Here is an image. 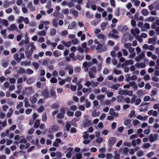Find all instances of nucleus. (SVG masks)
Returning <instances> with one entry per match:
<instances>
[{"instance_id": "obj_42", "label": "nucleus", "mask_w": 159, "mask_h": 159, "mask_svg": "<svg viewBox=\"0 0 159 159\" xmlns=\"http://www.w3.org/2000/svg\"><path fill=\"white\" fill-rule=\"evenodd\" d=\"M77 58L79 61L82 60L84 58V56L82 55H77Z\"/></svg>"}, {"instance_id": "obj_13", "label": "nucleus", "mask_w": 159, "mask_h": 159, "mask_svg": "<svg viewBox=\"0 0 159 159\" xmlns=\"http://www.w3.org/2000/svg\"><path fill=\"white\" fill-rule=\"evenodd\" d=\"M70 12L75 17H77L78 16V12L74 9H72L70 11Z\"/></svg>"}, {"instance_id": "obj_63", "label": "nucleus", "mask_w": 159, "mask_h": 159, "mask_svg": "<svg viewBox=\"0 0 159 159\" xmlns=\"http://www.w3.org/2000/svg\"><path fill=\"white\" fill-rule=\"evenodd\" d=\"M44 110V108L43 106H41L38 109V111L39 112L41 113Z\"/></svg>"}, {"instance_id": "obj_52", "label": "nucleus", "mask_w": 159, "mask_h": 159, "mask_svg": "<svg viewBox=\"0 0 159 159\" xmlns=\"http://www.w3.org/2000/svg\"><path fill=\"white\" fill-rule=\"evenodd\" d=\"M33 65L36 69H38L39 66V63L36 62H34L33 63Z\"/></svg>"}, {"instance_id": "obj_59", "label": "nucleus", "mask_w": 159, "mask_h": 159, "mask_svg": "<svg viewBox=\"0 0 159 159\" xmlns=\"http://www.w3.org/2000/svg\"><path fill=\"white\" fill-rule=\"evenodd\" d=\"M105 97L104 95H100L98 96L97 97V99L100 101H101L102 99H103Z\"/></svg>"}, {"instance_id": "obj_20", "label": "nucleus", "mask_w": 159, "mask_h": 159, "mask_svg": "<svg viewBox=\"0 0 159 159\" xmlns=\"http://www.w3.org/2000/svg\"><path fill=\"white\" fill-rule=\"evenodd\" d=\"M20 143H26L27 142V140L25 139V137L24 136H20Z\"/></svg>"}, {"instance_id": "obj_14", "label": "nucleus", "mask_w": 159, "mask_h": 159, "mask_svg": "<svg viewBox=\"0 0 159 159\" xmlns=\"http://www.w3.org/2000/svg\"><path fill=\"white\" fill-rule=\"evenodd\" d=\"M0 20H1L2 21H0V23L2 25H4L7 26L9 25V23L8 21L5 19H2L0 18Z\"/></svg>"}, {"instance_id": "obj_37", "label": "nucleus", "mask_w": 159, "mask_h": 159, "mask_svg": "<svg viewBox=\"0 0 159 159\" xmlns=\"http://www.w3.org/2000/svg\"><path fill=\"white\" fill-rule=\"evenodd\" d=\"M38 34L39 35V36H45L46 35V33L44 31L42 30L40 31H39L38 33Z\"/></svg>"}, {"instance_id": "obj_48", "label": "nucleus", "mask_w": 159, "mask_h": 159, "mask_svg": "<svg viewBox=\"0 0 159 159\" xmlns=\"http://www.w3.org/2000/svg\"><path fill=\"white\" fill-rule=\"evenodd\" d=\"M74 2H69L67 3V5L70 7H73L75 6Z\"/></svg>"}, {"instance_id": "obj_23", "label": "nucleus", "mask_w": 159, "mask_h": 159, "mask_svg": "<svg viewBox=\"0 0 159 159\" xmlns=\"http://www.w3.org/2000/svg\"><path fill=\"white\" fill-rule=\"evenodd\" d=\"M13 57L17 62H19L20 61V59L18 57V54L17 53H15Z\"/></svg>"}, {"instance_id": "obj_17", "label": "nucleus", "mask_w": 159, "mask_h": 159, "mask_svg": "<svg viewBox=\"0 0 159 159\" xmlns=\"http://www.w3.org/2000/svg\"><path fill=\"white\" fill-rule=\"evenodd\" d=\"M142 15L144 16H147L148 15L149 12L147 9H143L141 11Z\"/></svg>"}, {"instance_id": "obj_41", "label": "nucleus", "mask_w": 159, "mask_h": 159, "mask_svg": "<svg viewBox=\"0 0 159 159\" xmlns=\"http://www.w3.org/2000/svg\"><path fill=\"white\" fill-rule=\"evenodd\" d=\"M26 72L27 74L30 75L34 73V71L31 69L28 68L26 69Z\"/></svg>"}, {"instance_id": "obj_16", "label": "nucleus", "mask_w": 159, "mask_h": 159, "mask_svg": "<svg viewBox=\"0 0 159 159\" xmlns=\"http://www.w3.org/2000/svg\"><path fill=\"white\" fill-rule=\"evenodd\" d=\"M62 43L65 45L66 47H69L71 45V42L70 41H67L66 42L64 41H62Z\"/></svg>"}, {"instance_id": "obj_33", "label": "nucleus", "mask_w": 159, "mask_h": 159, "mask_svg": "<svg viewBox=\"0 0 159 159\" xmlns=\"http://www.w3.org/2000/svg\"><path fill=\"white\" fill-rule=\"evenodd\" d=\"M99 21L100 20H94L91 22V23L93 25L96 26L98 24Z\"/></svg>"}, {"instance_id": "obj_2", "label": "nucleus", "mask_w": 159, "mask_h": 159, "mask_svg": "<svg viewBox=\"0 0 159 159\" xmlns=\"http://www.w3.org/2000/svg\"><path fill=\"white\" fill-rule=\"evenodd\" d=\"M59 127L57 125H55L51 126L48 130V133L51 134L53 132H56L58 130Z\"/></svg>"}, {"instance_id": "obj_45", "label": "nucleus", "mask_w": 159, "mask_h": 159, "mask_svg": "<svg viewBox=\"0 0 159 159\" xmlns=\"http://www.w3.org/2000/svg\"><path fill=\"white\" fill-rule=\"evenodd\" d=\"M81 113L80 111H76L75 113V116L77 117H79L81 116Z\"/></svg>"}, {"instance_id": "obj_50", "label": "nucleus", "mask_w": 159, "mask_h": 159, "mask_svg": "<svg viewBox=\"0 0 159 159\" xmlns=\"http://www.w3.org/2000/svg\"><path fill=\"white\" fill-rule=\"evenodd\" d=\"M56 155L57 157L58 158H60L62 156V155L61 152L59 151L57 152H56Z\"/></svg>"}, {"instance_id": "obj_60", "label": "nucleus", "mask_w": 159, "mask_h": 159, "mask_svg": "<svg viewBox=\"0 0 159 159\" xmlns=\"http://www.w3.org/2000/svg\"><path fill=\"white\" fill-rule=\"evenodd\" d=\"M131 46V44L130 43H126L124 44V47L127 48H129Z\"/></svg>"}, {"instance_id": "obj_5", "label": "nucleus", "mask_w": 159, "mask_h": 159, "mask_svg": "<svg viewBox=\"0 0 159 159\" xmlns=\"http://www.w3.org/2000/svg\"><path fill=\"white\" fill-rule=\"evenodd\" d=\"M53 15L55 17L61 19H62L64 17L63 15L61 12L57 11H55L53 13Z\"/></svg>"}, {"instance_id": "obj_58", "label": "nucleus", "mask_w": 159, "mask_h": 159, "mask_svg": "<svg viewBox=\"0 0 159 159\" xmlns=\"http://www.w3.org/2000/svg\"><path fill=\"white\" fill-rule=\"evenodd\" d=\"M135 113V111L134 110H132L129 115V117L131 118L134 115Z\"/></svg>"}, {"instance_id": "obj_38", "label": "nucleus", "mask_w": 159, "mask_h": 159, "mask_svg": "<svg viewBox=\"0 0 159 159\" xmlns=\"http://www.w3.org/2000/svg\"><path fill=\"white\" fill-rule=\"evenodd\" d=\"M25 72V69L24 68H20L19 70L18 71L17 74H23V73Z\"/></svg>"}, {"instance_id": "obj_27", "label": "nucleus", "mask_w": 159, "mask_h": 159, "mask_svg": "<svg viewBox=\"0 0 159 159\" xmlns=\"http://www.w3.org/2000/svg\"><path fill=\"white\" fill-rule=\"evenodd\" d=\"M64 117V114L62 113H59L57 115V117L58 119H62Z\"/></svg>"}, {"instance_id": "obj_7", "label": "nucleus", "mask_w": 159, "mask_h": 159, "mask_svg": "<svg viewBox=\"0 0 159 159\" xmlns=\"http://www.w3.org/2000/svg\"><path fill=\"white\" fill-rule=\"evenodd\" d=\"M145 57V55L144 53H141L139 56L136 57L135 58L136 61L137 62H139L140 60L142 59Z\"/></svg>"}, {"instance_id": "obj_28", "label": "nucleus", "mask_w": 159, "mask_h": 159, "mask_svg": "<svg viewBox=\"0 0 159 159\" xmlns=\"http://www.w3.org/2000/svg\"><path fill=\"white\" fill-rule=\"evenodd\" d=\"M97 36L98 39H101L102 40H104L106 39L105 36L101 34H98Z\"/></svg>"}, {"instance_id": "obj_56", "label": "nucleus", "mask_w": 159, "mask_h": 159, "mask_svg": "<svg viewBox=\"0 0 159 159\" xmlns=\"http://www.w3.org/2000/svg\"><path fill=\"white\" fill-rule=\"evenodd\" d=\"M125 94L127 95L131 96L132 95L133 92L131 90L127 91L126 92Z\"/></svg>"}, {"instance_id": "obj_26", "label": "nucleus", "mask_w": 159, "mask_h": 159, "mask_svg": "<svg viewBox=\"0 0 159 159\" xmlns=\"http://www.w3.org/2000/svg\"><path fill=\"white\" fill-rule=\"evenodd\" d=\"M31 62L30 61H29L28 62L25 61H21L20 63V64L21 65H25V66H30V65Z\"/></svg>"}, {"instance_id": "obj_53", "label": "nucleus", "mask_w": 159, "mask_h": 159, "mask_svg": "<svg viewBox=\"0 0 159 159\" xmlns=\"http://www.w3.org/2000/svg\"><path fill=\"white\" fill-rule=\"evenodd\" d=\"M102 45L100 43L97 44V47L96 48V49L99 50L101 49L102 48Z\"/></svg>"}, {"instance_id": "obj_62", "label": "nucleus", "mask_w": 159, "mask_h": 159, "mask_svg": "<svg viewBox=\"0 0 159 159\" xmlns=\"http://www.w3.org/2000/svg\"><path fill=\"white\" fill-rule=\"evenodd\" d=\"M150 97L148 96H146L143 98V100L144 101H149L150 100Z\"/></svg>"}, {"instance_id": "obj_61", "label": "nucleus", "mask_w": 159, "mask_h": 159, "mask_svg": "<svg viewBox=\"0 0 159 159\" xmlns=\"http://www.w3.org/2000/svg\"><path fill=\"white\" fill-rule=\"evenodd\" d=\"M65 71L64 70H61L59 71V75L61 76H64L65 75Z\"/></svg>"}, {"instance_id": "obj_34", "label": "nucleus", "mask_w": 159, "mask_h": 159, "mask_svg": "<svg viewBox=\"0 0 159 159\" xmlns=\"http://www.w3.org/2000/svg\"><path fill=\"white\" fill-rule=\"evenodd\" d=\"M40 121L39 120H37L35 121L34 127L36 128H38L39 125Z\"/></svg>"}, {"instance_id": "obj_47", "label": "nucleus", "mask_w": 159, "mask_h": 159, "mask_svg": "<svg viewBox=\"0 0 159 159\" xmlns=\"http://www.w3.org/2000/svg\"><path fill=\"white\" fill-rule=\"evenodd\" d=\"M80 70L81 68L80 67H77L75 68L74 71L76 73H78L80 71Z\"/></svg>"}, {"instance_id": "obj_55", "label": "nucleus", "mask_w": 159, "mask_h": 159, "mask_svg": "<svg viewBox=\"0 0 159 159\" xmlns=\"http://www.w3.org/2000/svg\"><path fill=\"white\" fill-rule=\"evenodd\" d=\"M32 110L31 109L28 108L25 111V113L26 114L28 115L30 114L31 113V112L32 111Z\"/></svg>"}, {"instance_id": "obj_57", "label": "nucleus", "mask_w": 159, "mask_h": 159, "mask_svg": "<svg viewBox=\"0 0 159 159\" xmlns=\"http://www.w3.org/2000/svg\"><path fill=\"white\" fill-rule=\"evenodd\" d=\"M144 79L145 80H149L150 79V77L148 75H145L143 77Z\"/></svg>"}, {"instance_id": "obj_39", "label": "nucleus", "mask_w": 159, "mask_h": 159, "mask_svg": "<svg viewBox=\"0 0 159 159\" xmlns=\"http://www.w3.org/2000/svg\"><path fill=\"white\" fill-rule=\"evenodd\" d=\"M89 71H91L93 73H95L97 71L96 68V67L94 66H92L91 68L90 69V70Z\"/></svg>"}, {"instance_id": "obj_10", "label": "nucleus", "mask_w": 159, "mask_h": 159, "mask_svg": "<svg viewBox=\"0 0 159 159\" xmlns=\"http://www.w3.org/2000/svg\"><path fill=\"white\" fill-rule=\"evenodd\" d=\"M109 113L110 115L116 117L119 116L118 113H116L114 111V110L113 108H111L110 109Z\"/></svg>"}, {"instance_id": "obj_36", "label": "nucleus", "mask_w": 159, "mask_h": 159, "mask_svg": "<svg viewBox=\"0 0 159 159\" xmlns=\"http://www.w3.org/2000/svg\"><path fill=\"white\" fill-rule=\"evenodd\" d=\"M50 93L51 96L54 97V98H56V93L55 91L53 90V89H51L50 90Z\"/></svg>"}, {"instance_id": "obj_44", "label": "nucleus", "mask_w": 159, "mask_h": 159, "mask_svg": "<svg viewBox=\"0 0 159 159\" xmlns=\"http://www.w3.org/2000/svg\"><path fill=\"white\" fill-rule=\"evenodd\" d=\"M59 107V105L56 103L53 104L51 106V108L52 109H58Z\"/></svg>"}, {"instance_id": "obj_8", "label": "nucleus", "mask_w": 159, "mask_h": 159, "mask_svg": "<svg viewBox=\"0 0 159 159\" xmlns=\"http://www.w3.org/2000/svg\"><path fill=\"white\" fill-rule=\"evenodd\" d=\"M91 123V121L88 119H85L84 120L83 123L84 126L85 127L89 126Z\"/></svg>"}, {"instance_id": "obj_3", "label": "nucleus", "mask_w": 159, "mask_h": 159, "mask_svg": "<svg viewBox=\"0 0 159 159\" xmlns=\"http://www.w3.org/2000/svg\"><path fill=\"white\" fill-rule=\"evenodd\" d=\"M41 94L44 96L43 99H45L49 97V92L48 89H44L42 92Z\"/></svg>"}, {"instance_id": "obj_30", "label": "nucleus", "mask_w": 159, "mask_h": 159, "mask_svg": "<svg viewBox=\"0 0 159 159\" xmlns=\"http://www.w3.org/2000/svg\"><path fill=\"white\" fill-rule=\"evenodd\" d=\"M85 15L86 17L88 19L91 18L93 17V15H91L90 14V12L89 11H88L86 12Z\"/></svg>"}, {"instance_id": "obj_43", "label": "nucleus", "mask_w": 159, "mask_h": 159, "mask_svg": "<svg viewBox=\"0 0 159 159\" xmlns=\"http://www.w3.org/2000/svg\"><path fill=\"white\" fill-rule=\"evenodd\" d=\"M128 28L126 25H125L122 27V29L121 30V32L123 33L127 31Z\"/></svg>"}, {"instance_id": "obj_25", "label": "nucleus", "mask_w": 159, "mask_h": 159, "mask_svg": "<svg viewBox=\"0 0 159 159\" xmlns=\"http://www.w3.org/2000/svg\"><path fill=\"white\" fill-rule=\"evenodd\" d=\"M120 84H116L113 85L111 88L112 89H114L115 90H116L118 89V87L120 86Z\"/></svg>"}, {"instance_id": "obj_11", "label": "nucleus", "mask_w": 159, "mask_h": 159, "mask_svg": "<svg viewBox=\"0 0 159 159\" xmlns=\"http://www.w3.org/2000/svg\"><path fill=\"white\" fill-rule=\"evenodd\" d=\"M135 66L136 67L139 68L141 67L142 68H143L146 66L145 64L144 63L141 62L140 63H137L135 65Z\"/></svg>"}, {"instance_id": "obj_21", "label": "nucleus", "mask_w": 159, "mask_h": 159, "mask_svg": "<svg viewBox=\"0 0 159 159\" xmlns=\"http://www.w3.org/2000/svg\"><path fill=\"white\" fill-rule=\"evenodd\" d=\"M93 3L92 2V0H88L87 3L86 4V7L87 8H89L93 5Z\"/></svg>"}, {"instance_id": "obj_6", "label": "nucleus", "mask_w": 159, "mask_h": 159, "mask_svg": "<svg viewBox=\"0 0 159 159\" xmlns=\"http://www.w3.org/2000/svg\"><path fill=\"white\" fill-rule=\"evenodd\" d=\"M116 139L114 137H111L108 140V143L110 147H112L116 142Z\"/></svg>"}, {"instance_id": "obj_19", "label": "nucleus", "mask_w": 159, "mask_h": 159, "mask_svg": "<svg viewBox=\"0 0 159 159\" xmlns=\"http://www.w3.org/2000/svg\"><path fill=\"white\" fill-rule=\"evenodd\" d=\"M99 114L100 112H99L98 114H97L96 109H93L92 113V116L93 117L98 116H99Z\"/></svg>"}, {"instance_id": "obj_1", "label": "nucleus", "mask_w": 159, "mask_h": 159, "mask_svg": "<svg viewBox=\"0 0 159 159\" xmlns=\"http://www.w3.org/2000/svg\"><path fill=\"white\" fill-rule=\"evenodd\" d=\"M118 34V32L115 29H114L112 30L109 33L108 36L114 39H118L119 38V36L118 35L115 34Z\"/></svg>"}, {"instance_id": "obj_24", "label": "nucleus", "mask_w": 159, "mask_h": 159, "mask_svg": "<svg viewBox=\"0 0 159 159\" xmlns=\"http://www.w3.org/2000/svg\"><path fill=\"white\" fill-rule=\"evenodd\" d=\"M108 23L107 22L103 23L101 26V29L102 30H105L106 27L108 25Z\"/></svg>"}, {"instance_id": "obj_46", "label": "nucleus", "mask_w": 159, "mask_h": 159, "mask_svg": "<svg viewBox=\"0 0 159 159\" xmlns=\"http://www.w3.org/2000/svg\"><path fill=\"white\" fill-rule=\"evenodd\" d=\"M57 81V80L55 77H52L50 80V82L52 83H56Z\"/></svg>"}, {"instance_id": "obj_31", "label": "nucleus", "mask_w": 159, "mask_h": 159, "mask_svg": "<svg viewBox=\"0 0 159 159\" xmlns=\"http://www.w3.org/2000/svg\"><path fill=\"white\" fill-rule=\"evenodd\" d=\"M32 52H31V51L30 52L28 51H26L25 52V54L27 57H30L32 55Z\"/></svg>"}, {"instance_id": "obj_4", "label": "nucleus", "mask_w": 159, "mask_h": 159, "mask_svg": "<svg viewBox=\"0 0 159 159\" xmlns=\"http://www.w3.org/2000/svg\"><path fill=\"white\" fill-rule=\"evenodd\" d=\"M157 134H155L154 135L152 134H150L149 137V141L151 142H153L155 141L157 138Z\"/></svg>"}, {"instance_id": "obj_40", "label": "nucleus", "mask_w": 159, "mask_h": 159, "mask_svg": "<svg viewBox=\"0 0 159 159\" xmlns=\"http://www.w3.org/2000/svg\"><path fill=\"white\" fill-rule=\"evenodd\" d=\"M75 156L77 159H81L82 157V155L81 153L76 154Z\"/></svg>"}, {"instance_id": "obj_15", "label": "nucleus", "mask_w": 159, "mask_h": 159, "mask_svg": "<svg viewBox=\"0 0 159 159\" xmlns=\"http://www.w3.org/2000/svg\"><path fill=\"white\" fill-rule=\"evenodd\" d=\"M124 99V96L120 95L117 97V100L119 102L123 101Z\"/></svg>"}, {"instance_id": "obj_49", "label": "nucleus", "mask_w": 159, "mask_h": 159, "mask_svg": "<svg viewBox=\"0 0 159 159\" xmlns=\"http://www.w3.org/2000/svg\"><path fill=\"white\" fill-rule=\"evenodd\" d=\"M71 42L73 45H74L76 44L78 42L77 39L76 38H74V39L72 40Z\"/></svg>"}, {"instance_id": "obj_64", "label": "nucleus", "mask_w": 159, "mask_h": 159, "mask_svg": "<svg viewBox=\"0 0 159 159\" xmlns=\"http://www.w3.org/2000/svg\"><path fill=\"white\" fill-rule=\"evenodd\" d=\"M89 77L90 78H93L95 77L93 73L92 72H91V71H89Z\"/></svg>"}, {"instance_id": "obj_54", "label": "nucleus", "mask_w": 159, "mask_h": 159, "mask_svg": "<svg viewBox=\"0 0 159 159\" xmlns=\"http://www.w3.org/2000/svg\"><path fill=\"white\" fill-rule=\"evenodd\" d=\"M131 122V120L129 119L126 120L124 122V124L126 125H127Z\"/></svg>"}, {"instance_id": "obj_12", "label": "nucleus", "mask_w": 159, "mask_h": 159, "mask_svg": "<svg viewBox=\"0 0 159 159\" xmlns=\"http://www.w3.org/2000/svg\"><path fill=\"white\" fill-rule=\"evenodd\" d=\"M76 26V22L75 21H73L71 23L69 24L68 28H69L70 29H72L75 28Z\"/></svg>"}, {"instance_id": "obj_35", "label": "nucleus", "mask_w": 159, "mask_h": 159, "mask_svg": "<svg viewBox=\"0 0 159 159\" xmlns=\"http://www.w3.org/2000/svg\"><path fill=\"white\" fill-rule=\"evenodd\" d=\"M137 155L138 157H141L143 155V151L140 150L137 153Z\"/></svg>"}, {"instance_id": "obj_29", "label": "nucleus", "mask_w": 159, "mask_h": 159, "mask_svg": "<svg viewBox=\"0 0 159 159\" xmlns=\"http://www.w3.org/2000/svg\"><path fill=\"white\" fill-rule=\"evenodd\" d=\"M34 81V79L33 78H30L28 79L26 81L27 84H30L33 83Z\"/></svg>"}, {"instance_id": "obj_32", "label": "nucleus", "mask_w": 159, "mask_h": 159, "mask_svg": "<svg viewBox=\"0 0 159 159\" xmlns=\"http://www.w3.org/2000/svg\"><path fill=\"white\" fill-rule=\"evenodd\" d=\"M57 20H58L57 18H54L52 20L53 25L55 27H57L58 26V24L57 23Z\"/></svg>"}, {"instance_id": "obj_22", "label": "nucleus", "mask_w": 159, "mask_h": 159, "mask_svg": "<svg viewBox=\"0 0 159 159\" xmlns=\"http://www.w3.org/2000/svg\"><path fill=\"white\" fill-rule=\"evenodd\" d=\"M37 98L36 97L34 96L31 98L30 102L31 104H34L37 102Z\"/></svg>"}, {"instance_id": "obj_9", "label": "nucleus", "mask_w": 159, "mask_h": 159, "mask_svg": "<svg viewBox=\"0 0 159 159\" xmlns=\"http://www.w3.org/2000/svg\"><path fill=\"white\" fill-rule=\"evenodd\" d=\"M79 120L80 118H73L71 121L72 125L75 127H76L77 125L76 123V122L79 121Z\"/></svg>"}, {"instance_id": "obj_18", "label": "nucleus", "mask_w": 159, "mask_h": 159, "mask_svg": "<svg viewBox=\"0 0 159 159\" xmlns=\"http://www.w3.org/2000/svg\"><path fill=\"white\" fill-rule=\"evenodd\" d=\"M16 28V26L15 24H12L10 26L8 29L9 30L14 31Z\"/></svg>"}, {"instance_id": "obj_51", "label": "nucleus", "mask_w": 159, "mask_h": 159, "mask_svg": "<svg viewBox=\"0 0 159 159\" xmlns=\"http://www.w3.org/2000/svg\"><path fill=\"white\" fill-rule=\"evenodd\" d=\"M62 12L64 14H67L69 13V10L68 8L62 10Z\"/></svg>"}]
</instances>
